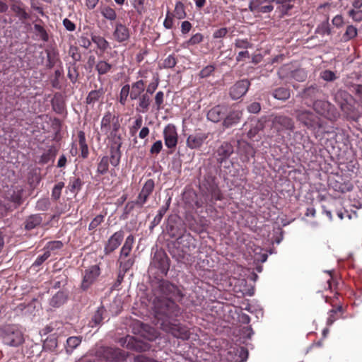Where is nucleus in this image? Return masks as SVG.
I'll return each instance as SVG.
<instances>
[{"instance_id":"nucleus-3","label":"nucleus","mask_w":362,"mask_h":362,"mask_svg":"<svg viewBox=\"0 0 362 362\" xmlns=\"http://www.w3.org/2000/svg\"><path fill=\"white\" fill-rule=\"evenodd\" d=\"M97 357L108 362H121L124 361L127 354L118 348L100 346L95 353Z\"/></svg>"},{"instance_id":"nucleus-47","label":"nucleus","mask_w":362,"mask_h":362,"mask_svg":"<svg viewBox=\"0 0 362 362\" xmlns=\"http://www.w3.org/2000/svg\"><path fill=\"white\" fill-rule=\"evenodd\" d=\"M357 35V29L354 25H349L343 35L345 41H348Z\"/></svg>"},{"instance_id":"nucleus-27","label":"nucleus","mask_w":362,"mask_h":362,"mask_svg":"<svg viewBox=\"0 0 362 362\" xmlns=\"http://www.w3.org/2000/svg\"><path fill=\"white\" fill-rule=\"evenodd\" d=\"M134 238L132 235H129L125 240L124 244L123 245L119 254V258H127L132 251V246L134 244Z\"/></svg>"},{"instance_id":"nucleus-17","label":"nucleus","mask_w":362,"mask_h":362,"mask_svg":"<svg viewBox=\"0 0 362 362\" xmlns=\"http://www.w3.org/2000/svg\"><path fill=\"white\" fill-rule=\"evenodd\" d=\"M322 94V89L317 85H310V86L303 89L301 93V97L303 99L310 100L312 103L315 100H319L321 95Z\"/></svg>"},{"instance_id":"nucleus-44","label":"nucleus","mask_w":362,"mask_h":362,"mask_svg":"<svg viewBox=\"0 0 362 362\" xmlns=\"http://www.w3.org/2000/svg\"><path fill=\"white\" fill-rule=\"evenodd\" d=\"M174 13L175 17L178 19H183L186 17L185 6L182 2L178 1L176 3Z\"/></svg>"},{"instance_id":"nucleus-19","label":"nucleus","mask_w":362,"mask_h":362,"mask_svg":"<svg viewBox=\"0 0 362 362\" xmlns=\"http://www.w3.org/2000/svg\"><path fill=\"white\" fill-rule=\"evenodd\" d=\"M114 39L118 42H123L130 37L129 28L121 23H117L113 32Z\"/></svg>"},{"instance_id":"nucleus-30","label":"nucleus","mask_w":362,"mask_h":362,"mask_svg":"<svg viewBox=\"0 0 362 362\" xmlns=\"http://www.w3.org/2000/svg\"><path fill=\"white\" fill-rule=\"evenodd\" d=\"M57 153V150L55 146H49V148L42 154L40 159V163L45 164L50 160H54Z\"/></svg>"},{"instance_id":"nucleus-28","label":"nucleus","mask_w":362,"mask_h":362,"mask_svg":"<svg viewBox=\"0 0 362 362\" xmlns=\"http://www.w3.org/2000/svg\"><path fill=\"white\" fill-rule=\"evenodd\" d=\"M110 163V157L107 156H103L97 165V174L99 175H104L109 171V165Z\"/></svg>"},{"instance_id":"nucleus-5","label":"nucleus","mask_w":362,"mask_h":362,"mask_svg":"<svg viewBox=\"0 0 362 362\" xmlns=\"http://www.w3.org/2000/svg\"><path fill=\"white\" fill-rule=\"evenodd\" d=\"M294 122L292 118L284 115H276L272 119V128L274 129L279 134L284 131H293L294 129Z\"/></svg>"},{"instance_id":"nucleus-31","label":"nucleus","mask_w":362,"mask_h":362,"mask_svg":"<svg viewBox=\"0 0 362 362\" xmlns=\"http://www.w3.org/2000/svg\"><path fill=\"white\" fill-rule=\"evenodd\" d=\"M158 262V266L163 270L168 269V259L163 252H157L153 257V262Z\"/></svg>"},{"instance_id":"nucleus-34","label":"nucleus","mask_w":362,"mask_h":362,"mask_svg":"<svg viewBox=\"0 0 362 362\" xmlns=\"http://www.w3.org/2000/svg\"><path fill=\"white\" fill-rule=\"evenodd\" d=\"M272 95L277 100H286L290 98V90L286 88H278L273 90Z\"/></svg>"},{"instance_id":"nucleus-50","label":"nucleus","mask_w":362,"mask_h":362,"mask_svg":"<svg viewBox=\"0 0 362 362\" xmlns=\"http://www.w3.org/2000/svg\"><path fill=\"white\" fill-rule=\"evenodd\" d=\"M164 102V93L163 91L156 93L154 98V107L156 110H160L162 108V105Z\"/></svg>"},{"instance_id":"nucleus-16","label":"nucleus","mask_w":362,"mask_h":362,"mask_svg":"<svg viewBox=\"0 0 362 362\" xmlns=\"http://www.w3.org/2000/svg\"><path fill=\"white\" fill-rule=\"evenodd\" d=\"M227 113L228 107L226 105H218L209 110L206 116L209 120L216 123L224 119Z\"/></svg>"},{"instance_id":"nucleus-57","label":"nucleus","mask_w":362,"mask_h":362,"mask_svg":"<svg viewBox=\"0 0 362 362\" xmlns=\"http://www.w3.org/2000/svg\"><path fill=\"white\" fill-rule=\"evenodd\" d=\"M104 220V216L103 215H98L96 216L90 223L88 226V230H93L95 229L99 225H100Z\"/></svg>"},{"instance_id":"nucleus-60","label":"nucleus","mask_w":362,"mask_h":362,"mask_svg":"<svg viewBox=\"0 0 362 362\" xmlns=\"http://www.w3.org/2000/svg\"><path fill=\"white\" fill-rule=\"evenodd\" d=\"M320 77L325 81H333L336 79L334 72L330 70H325L320 73Z\"/></svg>"},{"instance_id":"nucleus-25","label":"nucleus","mask_w":362,"mask_h":362,"mask_svg":"<svg viewBox=\"0 0 362 362\" xmlns=\"http://www.w3.org/2000/svg\"><path fill=\"white\" fill-rule=\"evenodd\" d=\"M23 6L21 0H16V4H13L11 6V8L21 20H27L30 16L25 11Z\"/></svg>"},{"instance_id":"nucleus-46","label":"nucleus","mask_w":362,"mask_h":362,"mask_svg":"<svg viewBox=\"0 0 362 362\" xmlns=\"http://www.w3.org/2000/svg\"><path fill=\"white\" fill-rule=\"evenodd\" d=\"M49 206V199L48 198H42L37 202L35 209L38 211H47Z\"/></svg>"},{"instance_id":"nucleus-39","label":"nucleus","mask_w":362,"mask_h":362,"mask_svg":"<svg viewBox=\"0 0 362 362\" xmlns=\"http://www.w3.org/2000/svg\"><path fill=\"white\" fill-rule=\"evenodd\" d=\"M119 263L120 269L125 274L127 271H129L134 264V258L129 257L127 258H119L118 260Z\"/></svg>"},{"instance_id":"nucleus-14","label":"nucleus","mask_w":362,"mask_h":362,"mask_svg":"<svg viewBox=\"0 0 362 362\" xmlns=\"http://www.w3.org/2000/svg\"><path fill=\"white\" fill-rule=\"evenodd\" d=\"M209 135V133L203 132H197L189 135L186 141L187 146L191 149L200 148L208 139Z\"/></svg>"},{"instance_id":"nucleus-6","label":"nucleus","mask_w":362,"mask_h":362,"mask_svg":"<svg viewBox=\"0 0 362 362\" xmlns=\"http://www.w3.org/2000/svg\"><path fill=\"white\" fill-rule=\"evenodd\" d=\"M298 121L308 128L319 127V118L310 110L298 109L295 110Z\"/></svg>"},{"instance_id":"nucleus-40","label":"nucleus","mask_w":362,"mask_h":362,"mask_svg":"<svg viewBox=\"0 0 362 362\" xmlns=\"http://www.w3.org/2000/svg\"><path fill=\"white\" fill-rule=\"evenodd\" d=\"M57 347V339L54 335H50L44 341L43 349L49 351H54Z\"/></svg>"},{"instance_id":"nucleus-62","label":"nucleus","mask_w":362,"mask_h":362,"mask_svg":"<svg viewBox=\"0 0 362 362\" xmlns=\"http://www.w3.org/2000/svg\"><path fill=\"white\" fill-rule=\"evenodd\" d=\"M162 148L163 143L160 140H158L151 146L150 153L152 155H157L161 151Z\"/></svg>"},{"instance_id":"nucleus-15","label":"nucleus","mask_w":362,"mask_h":362,"mask_svg":"<svg viewBox=\"0 0 362 362\" xmlns=\"http://www.w3.org/2000/svg\"><path fill=\"white\" fill-rule=\"evenodd\" d=\"M154 187V181L152 179H148L144 183L140 193L138 195L135 204L141 207L143 206V205L146 202L149 195L153 191Z\"/></svg>"},{"instance_id":"nucleus-54","label":"nucleus","mask_w":362,"mask_h":362,"mask_svg":"<svg viewBox=\"0 0 362 362\" xmlns=\"http://www.w3.org/2000/svg\"><path fill=\"white\" fill-rule=\"evenodd\" d=\"M210 194L211 201L221 200L223 198L220 189L216 185H212L211 187Z\"/></svg>"},{"instance_id":"nucleus-7","label":"nucleus","mask_w":362,"mask_h":362,"mask_svg":"<svg viewBox=\"0 0 362 362\" xmlns=\"http://www.w3.org/2000/svg\"><path fill=\"white\" fill-rule=\"evenodd\" d=\"M3 339L6 344L11 346H18L24 341L22 332L15 327L5 329Z\"/></svg>"},{"instance_id":"nucleus-59","label":"nucleus","mask_w":362,"mask_h":362,"mask_svg":"<svg viewBox=\"0 0 362 362\" xmlns=\"http://www.w3.org/2000/svg\"><path fill=\"white\" fill-rule=\"evenodd\" d=\"M204 36L202 34L198 33L192 35L189 40L186 42V44L189 45H195L202 42Z\"/></svg>"},{"instance_id":"nucleus-41","label":"nucleus","mask_w":362,"mask_h":362,"mask_svg":"<svg viewBox=\"0 0 362 362\" xmlns=\"http://www.w3.org/2000/svg\"><path fill=\"white\" fill-rule=\"evenodd\" d=\"M167 210H168V206H162L159 209L157 215L154 217L153 220L151 223V226H150L151 230H152L154 227H156L160 223V221H161L164 214L166 213Z\"/></svg>"},{"instance_id":"nucleus-10","label":"nucleus","mask_w":362,"mask_h":362,"mask_svg":"<svg viewBox=\"0 0 362 362\" xmlns=\"http://www.w3.org/2000/svg\"><path fill=\"white\" fill-rule=\"evenodd\" d=\"M351 98V95L346 90H339L334 95V100L339 105L341 111L349 115L354 109V107L349 103Z\"/></svg>"},{"instance_id":"nucleus-4","label":"nucleus","mask_w":362,"mask_h":362,"mask_svg":"<svg viewBox=\"0 0 362 362\" xmlns=\"http://www.w3.org/2000/svg\"><path fill=\"white\" fill-rule=\"evenodd\" d=\"M314 110L319 115L329 119H334L337 117V112L333 105L325 100H317L313 103Z\"/></svg>"},{"instance_id":"nucleus-23","label":"nucleus","mask_w":362,"mask_h":362,"mask_svg":"<svg viewBox=\"0 0 362 362\" xmlns=\"http://www.w3.org/2000/svg\"><path fill=\"white\" fill-rule=\"evenodd\" d=\"M145 90V83L143 80H139L133 83L131 86L130 98L132 100H136L141 95H142Z\"/></svg>"},{"instance_id":"nucleus-9","label":"nucleus","mask_w":362,"mask_h":362,"mask_svg":"<svg viewBox=\"0 0 362 362\" xmlns=\"http://www.w3.org/2000/svg\"><path fill=\"white\" fill-rule=\"evenodd\" d=\"M100 274V267L98 265L89 267L84 271L81 288L83 291H86L95 281Z\"/></svg>"},{"instance_id":"nucleus-48","label":"nucleus","mask_w":362,"mask_h":362,"mask_svg":"<svg viewBox=\"0 0 362 362\" xmlns=\"http://www.w3.org/2000/svg\"><path fill=\"white\" fill-rule=\"evenodd\" d=\"M105 310L103 306H101L98 308L95 314L93 315L92 317V321L94 322L95 325H99L103 320V313H105Z\"/></svg>"},{"instance_id":"nucleus-55","label":"nucleus","mask_w":362,"mask_h":362,"mask_svg":"<svg viewBox=\"0 0 362 362\" xmlns=\"http://www.w3.org/2000/svg\"><path fill=\"white\" fill-rule=\"evenodd\" d=\"M159 84V78L158 76H155L153 78V81L151 82L146 88V93H148V95H151L157 89Z\"/></svg>"},{"instance_id":"nucleus-38","label":"nucleus","mask_w":362,"mask_h":362,"mask_svg":"<svg viewBox=\"0 0 362 362\" xmlns=\"http://www.w3.org/2000/svg\"><path fill=\"white\" fill-rule=\"evenodd\" d=\"M78 66L75 62L70 63L68 68L67 76L70 81L74 83L77 81L78 77Z\"/></svg>"},{"instance_id":"nucleus-8","label":"nucleus","mask_w":362,"mask_h":362,"mask_svg":"<svg viewBox=\"0 0 362 362\" xmlns=\"http://www.w3.org/2000/svg\"><path fill=\"white\" fill-rule=\"evenodd\" d=\"M278 0H252L249 4V10L254 13H269L274 6L273 3L277 4Z\"/></svg>"},{"instance_id":"nucleus-26","label":"nucleus","mask_w":362,"mask_h":362,"mask_svg":"<svg viewBox=\"0 0 362 362\" xmlns=\"http://www.w3.org/2000/svg\"><path fill=\"white\" fill-rule=\"evenodd\" d=\"M82 341V337L74 336L70 337L66 339V344L65 346L66 352L68 354H71L73 351L76 349Z\"/></svg>"},{"instance_id":"nucleus-22","label":"nucleus","mask_w":362,"mask_h":362,"mask_svg":"<svg viewBox=\"0 0 362 362\" xmlns=\"http://www.w3.org/2000/svg\"><path fill=\"white\" fill-rule=\"evenodd\" d=\"M43 221V217L41 214H32L26 218L24 222L25 229L31 230L39 226Z\"/></svg>"},{"instance_id":"nucleus-21","label":"nucleus","mask_w":362,"mask_h":362,"mask_svg":"<svg viewBox=\"0 0 362 362\" xmlns=\"http://www.w3.org/2000/svg\"><path fill=\"white\" fill-rule=\"evenodd\" d=\"M242 117V112L239 110H233L225 116L223 121V126L225 128H230L238 124Z\"/></svg>"},{"instance_id":"nucleus-37","label":"nucleus","mask_w":362,"mask_h":362,"mask_svg":"<svg viewBox=\"0 0 362 362\" xmlns=\"http://www.w3.org/2000/svg\"><path fill=\"white\" fill-rule=\"evenodd\" d=\"M81 184L79 178L71 177L67 188L72 194H76L81 189Z\"/></svg>"},{"instance_id":"nucleus-35","label":"nucleus","mask_w":362,"mask_h":362,"mask_svg":"<svg viewBox=\"0 0 362 362\" xmlns=\"http://www.w3.org/2000/svg\"><path fill=\"white\" fill-rule=\"evenodd\" d=\"M66 300V296L62 291H58L51 299L50 305L53 307H59Z\"/></svg>"},{"instance_id":"nucleus-24","label":"nucleus","mask_w":362,"mask_h":362,"mask_svg":"<svg viewBox=\"0 0 362 362\" xmlns=\"http://www.w3.org/2000/svg\"><path fill=\"white\" fill-rule=\"evenodd\" d=\"M265 119L263 118L252 121L251 127L247 132L250 139L255 137L260 131L264 128Z\"/></svg>"},{"instance_id":"nucleus-18","label":"nucleus","mask_w":362,"mask_h":362,"mask_svg":"<svg viewBox=\"0 0 362 362\" xmlns=\"http://www.w3.org/2000/svg\"><path fill=\"white\" fill-rule=\"evenodd\" d=\"M233 153V147L228 142H223L216 150V159L218 163L226 161Z\"/></svg>"},{"instance_id":"nucleus-52","label":"nucleus","mask_w":362,"mask_h":362,"mask_svg":"<svg viewBox=\"0 0 362 362\" xmlns=\"http://www.w3.org/2000/svg\"><path fill=\"white\" fill-rule=\"evenodd\" d=\"M34 29L36 32L37 35L45 42H47L49 39L48 34L47 33L45 29L39 24L34 25Z\"/></svg>"},{"instance_id":"nucleus-51","label":"nucleus","mask_w":362,"mask_h":362,"mask_svg":"<svg viewBox=\"0 0 362 362\" xmlns=\"http://www.w3.org/2000/svg\"><path fill=\"white\" fill-rule=\"evenodd\" d=\"M64 187V183L62 182H58L52 189V197L54 200H58L60 198L62 189Z\"/></svg>"},{"instance_id":"nucleus-1","label":"nucleus","mask_w":362,"mask_h":362,"mask_svg":"<svg viewBox=\"0 0 362 362\" xmlns=\"http://www.w3.org/2000/svg\"><path fill=\"white\" fill-rule=\"evenodd\" d=\"M182 297L183 294L177 286L167 281H161L156 293L153 307L156 315L160 321L161 329L174 337L187 340L189 337V332L176 319L181 315L182 310L174 301L180 300Z\"/></svg>"},{"instance_id":"nucleus-58","label":"nucleus","mask_w":362,"mask_h":362,"mask_svg":"<svg viewBox=\"0 0 362 362\" xmlns=\"http://www.w3.org/2000/svg\"><path fill=\"white\" fill-rule=\"evenodd\" d=\"M69 54L73 59L74 62L81 60V55L78 52V49L75 46H71L69 49Z\"/></svg>"},{"instance_id":"nucleus-11","label":"nucleus","mask_w":362,"mask_h":362,"mask_svg":"<svg viewBox=\"0 0 362 362\" xmlns=\"http://www.w3.org/2000/svg\"><path fill=\"white\" fill-rule=\"evenodd\" d=\"M250 86V82L247 79H243L237 81L230 87L229 94L233 100H238L245 95Z\"/></svg>"},{"instance_id":"nucleus-12","label":"nucleus","mask_w":362,"mask_h":362,"mask_svg":"<svg viewBox=\"0 0 362 362\" xmlns=\"http://www.w3.org/2000/svg\"><path fill=\"white\" fill-rule=\"evenodd\" d=\"M165 145L168 148H173L177 144V133L176 127L173 124H168L163 129Z\"/></svg>"},{"instance_id":"nucleus-20","label":"nucleus","mask_w":362,"mask_h":362,"mask_svg":"<svg viewBox=\"0 0 362 362\" xmlns=\"http://www.w3.org/2000/svg\"><path fill=\"white\" fill-rule=\"evenodd\" d=\"M138 104L136 107V112L146 113L149 110L151 103V98L148 93H144L138 98Z\"/></svg>"},{"instance_id":"nucleus-13","label":"nucleus","mask_w":362,"mask_h":362,"mask_svg":"<svg viewBox=\"0 0 362 362\" xmlns=\"http://www.w3.org/2000/svg\"><path fill=\"white\" fill-rule=\"evenodd\" d=\"M124 231L120 230L113 233L107 240L105 247L104 252L105 255H109L115 251L122 243L124 239Z\"/></svg>"},{"instance_id":"nucleus-2","label":"nucleus","mask_w":362,"mask_h":362,"mask_svg":"<svg viewBox=\"0 0 362 362\" xmlns=\"http://www.w3.org/2000/svg\"><path fill=\"white\" fill-rule=\"evenodd\" d=\"M120 124L118 117L110 112H107L103 117L100 122V133L107 135L112 140L113 144L110 146V163L114 168L119 165L122 153L121 136L118 134Z\"/></svg>"},{"instance_id":"nucleus-61","label":"nucleus","mask_w":362,"mask_h":362,"mask_svg":"<svg viewBox=\"0 0 362 362\" xmlns=\"http://www.w3.org/2000/svg\"><path fill=\"white\" fill-rule=\"evenodd\" d=\"M50 255L51 254L49 251H45L42 255H40L37 257L33 266H40L45 260H47L50 257Z\"/></svg>"},{"instance_id":"nucleus-42","label":"nucleus","mask_w":362,"mask_h":362,"mask_svg":"<svg viewBox=\"0 0 362 362\" xmlns=\"http://www.w3.org/2000/svg\"><path fill=\"white\" fill-rule=\"evenodd\" d=\"M315 33L321 35H330L331 30L328 20H326L319 24L316 28Z\"/></svg>"},{"instance_id":"nucleus-32","label":"nucleus","mask_w":362,"mask_h":362,"mask_svg":"<svg viewBox=\"0 0 362 362\" xmlns=\"http://www.w3.org/2000/svg\"><path fill=\"white\" fill-rule=\"evenodd\" d=\"M78 144L81 149V156L83 158H86L88 156V147L86 141L85 133L83 131H80L78 133Z\"/></svg>"},{"instance_id":"nucleus-36","label":"nucleus","mask_w":362,"mask_h":362,"mask_svg":"<svg viewBox=\"0 0 362 362\" xmlns=\"http://www.w3.org/2000/svg\"><path fill=\"white\" fill-rule=\"evenodd\" d=\"M112 64L104 60H100L95 65V69L98 71V75H104L108 73L112 69Z\"/></svg>"},{"instance_id":"nucleus-29","label":"nucleus","mask_w":362,"mask_h":362,"mask_svg":"<svg viewBox=\"0 0 362 362\" xmlns=\"http://www.w3.org/2000/svg\"><path fill=\"white\" fill-rule=\"evenodd\" d=\"M104 94H105V90L103 88H100L98 90H91L88 93V95L86 98V103L88 105H93L101 98H103Z\"/></svg>"},{"instance_id":"nucleus-45","label":"nucleus","mask_w":362,"mask_h":362,"mask_svg":"<svg viewBox=\"0 0 362 362\" xmlns=\"http://www.w3.org/2000/svg\"><path fill=\"white\" fill-rule=\"evenodd\" d=\"M129 88L130 86L129 84L124 85L121 88L119 93V103L123 105L126 104L128 95H130Z\"/></svg>"},{"instance_id":"nucleus-56","label":"nucleus","mask_w":362,"mask_h":362,"mask_svg":"<svg viewBox=\"0 0 362 362\" xmlns=\"http://www.w3.org/2000/svg\"><path fill=\"white\" fill-rule=\"evenodd\" d=\"M292 77L298 81H304L307 78V74L303 69H296L293 71Z\"/></svg>"},{"instance_id":"nucleus-64","label":"nucleus","mask_w":362,"mask_h":362,"mask_svg":"<svg viewBox=\"0 0 362 362\" xmlns=\"http://www.w3.org/2000/svg\"><path fill=\"white\" fill-rule=\"evenodd\" d=\"M349 16L355 21H362V10H351L349 12Z\"/></svg>"},{"instance_id":"nucleus-53","label":"nucleus","mask_w":362,"mask_h":362,"mask_svg":"<svg viewBox=\"0 0 362 362\" xmlns=\"http://www.w3.org/2000/svg\"><path fill=\"white\" fill-rule=\"evenodd\" d=\"M214 71L215 66L214 65H207L200 71L199 76L202 78H205L211 76Z\"/></svg>"},{"instance_id":"nucleus-63","label":"nucleus","mask_w":362,"mask_h":362,"mask_svg":"<svg viewBox=\"0 0 362 362\" xmlns=\"http://www.w3.org/2000/svg\"><path fill=\"white\" fill-rule=\"evenodd\" d=\"M177 64L175 57L170 54L163 61L164 68H173Z\"/></svg>"},{"instance_id":"nucleus-33","label":"nucleus","mask_w":362,"mask_h":362,"mask_svg":"<svg viewBox=\"0 0 362 362\" xmlns=\"http://www.w3.org/2000/svg\"><path fill=\"white\" fill-rule=\"evenodd\" d=\"M100 12L105 19L110 22L115 21L117 18V13L115 10L109 6L105 5L101 6L100 8Z\"/></svg>"},{"instance_id":"nucleus-49","label":"nucleus","mask_w":362,"mask_h":362,"mask_svg":"<svg viewBox=\"0 0 362 362\" xmlns=\"http://www.w3.org/2000/svg\"><path fill=\"white\" fill-rule=\"evenodd\" d=\"M242 148L245 153V160H249L250 157H254L255 155V151L254 148L250 144L244 142L242 145Z\"/></svg>"},{"instance_id":"nucleus-43","label":"nucleus","mask_w":362,"mask_h":362,"mask_svg":"<svg viewBox=\"0 0 362 362\" xmlns=\"http://www.w3.org/2000/svg\"><path fill=\"white\" fill-rule=\"evenodd\" d=\"M92 41L97 45L98 49L105 51L109 47V42L103 37L93 36Z\"/></svg>"}]
</instances>
